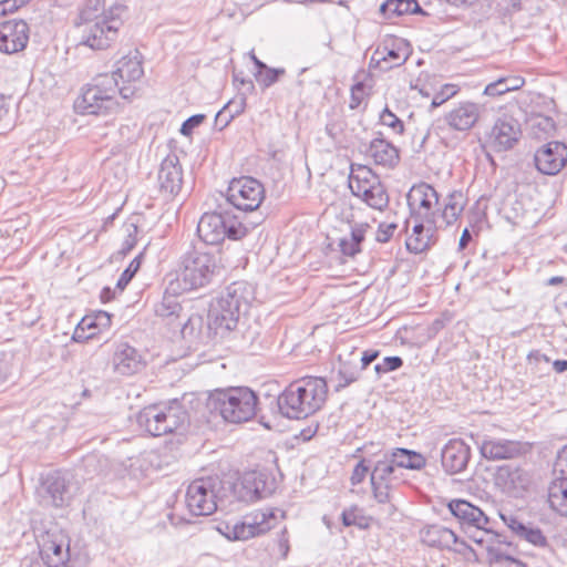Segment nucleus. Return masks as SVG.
<instances>
[{
  "instance_id": "nucleus-32",
  "label": "nucleus",
  "mask_w": 567,
  "mask_h": 567,
  "mask_svg": "<svg viewBox=\"0 0 567 567\" xmlns=\"http://www.w3.org/2000/svg\"><path fill=\"white\" fill-rule=\"evenodd\" d=\"M110 326L111 316L105 311H99L93 316H85L75 329L74 339H92L97 332L110 328Z\"/></svg>"
},
{
  "instance_id": "nucleus-39",
  "label": "nucleus",
  "mask_w": 567,
  "mask_h": 567,
  "mask_svg": "<svg viewBox=\"0 0 567 567\" xmlns=\"http://www.w3.org/2000/svg\"><path fill=\"white\" fill-rule=\"evenodd\" d=\"M472 542L477 545L485 546L491 545L494 539H497L498 543H502L498 538L499 534L494 533L493 527L491 526V522L485 526H477L468 529L464 533Z\"/></svg>"
},
{
  "instance_id": "nucleus-2",
  "label": "nucleus",
  "mask_w": 567,
  "mask_h": 567,
  "mask_svg": "<svg viewBox=\"0 0 567 567\" xmlns=\"http://www.w3.org/2000/svg\"><path fill=\"white\" fill-rule=\"evenodd\" d=\"M254 299V287L249 282H231L210 305L208 329L225 338L237 328L240 316L248 311Z\"/></svg>"
},
{
  "instance_id": "nucleus-3",
  "label": "nucleus",
  "mask_w": 567,
  "mask_h": 567,
  "mask_svg": "<svg viewBox=\"0 0 567 567\" xmlns=\"http://www.w3.org/2000/svg\"><path fill=\"white\" fill-rule=\"evenodd\" d=\"M125 11L123 4H115L101 13L97 8H83L79 14L80 21L75 23L81 34L80 44L92 50L107 49L117 39Z\"/></svg>"
},
{
  "instance_id": "nucleus-9",
  "label": "nucleus",
  "mask_w": 567,
  "mask_h": 567,
  "mask_svg": "<svg viewBox=\"0 0 567 567\" xmlns=\"http://www.w3.org/2000/svg\"><path fill=\"white\" fill-rule=\"evenodd\" d=\"M255 225H245L239 216L227 210L205 213L197 224V235L204 244L214 246L223 243L225 238L239 240L246 237Z\"/></svg>"
},
{
  "instance_id": "nucleus-52",
  "label": "nucleus",
  "mask_w": 567,
  "mask_h": 567,
  "mask_svg": "<svg viewBox=\"0 0 567 567\" xmlns=\"http://www.w3.org/2000/svg\"><path fill=\"white\" fill-rule=\"evenodd\" d=\"M205 120V115L203 114H195L189 116L186 121L183 122L181 126V134L184 136H189L193 131L199 126Z\"/></svg>"
},
{
  "instance_id": "nucleus-57",
  "label": "nucleus",
  "mask_w": 567,
  "mask_h": 567,
  "mask_svg": "<svg viewBox=\"0 0 567 567\" xmlns=\"http://www.w3.org/2000/svg\"><path fill=\"white\" fill-rule=\"evenodd\" d=\"M369 228L370 226L368 224H357L351 228L350 235L348 237L351 241H353L354 245L361 247V244L365 238V233Z\"/></svg>"
},
{
  "instance_id": "nucleus-19",
  "label": "nucleus",
  "mask_w": 567,
  "mask_h": 567,
  "mask_svg": "<svg viewBox=\"0 0 567 567\" xmlns=\"http://www.w3.org/2000/svg\"><path fill=\"white\" fill-rule=\"evenodd\" d=\"M471 460V447L461 439H451L441 450V465L450 475L462 473Z\"/></svg>"
},
{
  "instance_id": "nucleus-45",
  "label": "nucleus",
  "mask_w": 567,
  "mask_h": 567,
  "mask_svg": "<svg viewBox=\"0 0 567 567\" xmlns=\"http://www.w3.org/2000/svg\"><path fill=\"white\" fill-rule=\"evenodd\" d=\"M373 466V461L370 458H361L358 464L354 466L350 482L352 485H358L362 483L368 473H371Z\"/></svg>"
},
{
  "instance_id": "nucleus-20",
  "label": "nucleus",
  "mask_w": 567,
  "mask_h": 567,
  "mask_svg": "<svg viewBox=\"0 0 567 567\" xmlns=\"http://www.w3.org/2000/svg\"><path fill=\"white\" fill-rule=\"evenodd\" d=\"M567 147L560 142H549L543 145L534 156L536 168L545 175H556L565 166Z\"/></svg>"
},
{
  "instance_id": "nucleus-37",
  "label": "nucleus",
  "mask_w": 567,
  "mask_h": 567,
  "mask_svg": "<svg viewBox=\"0 0 567 567\" xmlns=\"http://www.w3.org/2000/svg\"><path fill=\"white\" fill-rule=\"evenodd\" d=\"M380 12L386 18L400 17L408 13L426 14L416 0H386L380 6Z\"/></svg>"
},
{
  "instance_id": "nucleus-14",
  "label": "nucleus",
  "mask_w": 567,
  "mask_h": 567,
  "mask_svg": "<svg viewBox=\"0 0 567 567\" xmlns=\"http://www.w3.org/2000/svg\"><path fill=\"white\" fill-rule=\"evenodd\" d=\"M275 518L272 512H257L247 515L243 520L227 525L226 537L230 540H247L261 535L271 528L270 519Z\"/></svg>"
},
{
  "instance_id": "nucleus-49",
  "label": "nucleus",
  "mask_w": 567,
  "mask_h": 567,
  "mask_svg": "<svg viewBox=\"0 0 567 567\" xmlns=\"http://www.w3.org/2000/svg\"><path fill=\"white\" fill-rule=\"evenodd\" d=\"M203 323V318L198 315H192L186 317L185 321H179L178 327H181V332L183 337L192 336L196 331H199Z\"/></svg>"
},
{
  "instance_id": "nucleus-30",
  "label": "nucleus",
  "mask_w": 567,
  "mask_h": 567,
  "mask_svg": "<svg viewBox=\"0 0 567 567\" xmlns=\"http://www.w3.org/2000/svg\"><path fill=\"white\" fill-rule=\"evenodd\" d=\"M409 58V49L404 40L394 39L391 43L385 42L379 47L373 55L372 61L377 63L385 62V68L391 69L393 66L402 65Z\"/></svg>"
},
{
  "instance_id": "nucleus-16",
  "label": "nucleus",
  "mask_w": 567,
  "mask_h": 567,
  "mask_svg": "<svg viewBox=\"0 0 567 567\" xmlns=\"http://www.w3.org/2000/svg\"><path fill=\"white\" fill-rule=\"evenodd\" d=\"M520 134L519 123L511 116H503L494 123L487 137V144L494 152H505L515 146Z\"/></svg>"
},
{
  "instance_id": "nucleus-24",
  "label": "nucleus",
  "mask_w": 567,
  "mask_h": 567,
  "mask_svg": "<svg viewBox=\"0 0 567 567\" xmlns=\"http://www.w3.org/2000/svg\"><path fill=\"white\" fill-rule=\"evenodd\" d=\"M413 221L412 234L406 238L405 246L410 252L421 254L434 243V234L442 227L437 220L426 221L410 218Z\"/></svg>"
},
{
  "instance_id": "nucleus-58",
  "label": "nucleus",
  "mask_w": 567,
  "mask_h": 567,
  "mask_svg": "<svg viewBox=\"0 0 567 567\" xmlns=\"http://www.w3.org/2000/svg\"><path fill=\"white\" fill-rule=\"evenodd\" d=\"M554 473H559V477H567V444L557 454Z\"/></svg>"
},
{
  "instance_id": "nucleus-50",
  "label": "nucleus",
  "mask_w": 567,
  "mask_h": 567,
  "mask_svg": "<svg viewBox=\"0 0 567 567\" xmlns=\"http://www.w3.org/2000/svg\"><path fill=\"white\" fill-rule=\"evenodd\" d=\"M247 105V99L244 94H239L228 101L225 105V112L233 116V120L244 113Z\"/></svg>"
},
{
  "instance_id": "nucleus-31",
  "label": "nucleus",
  "mask_w": 567,
  "mask_h": 567,
  "mask_svg": "<svg viewBox=\"0 0 567 567\" xmlns=\"http://www.w3.org/2000/svg\"><path fill=\"white\" fill-rule=\"evenodd\" d=\"M43 489L51 499V504L61 507L70 499V491L65 477L60 472L48 474L43 480Z\"/></svg>"
},
{
  "instance_id": "nucleus-28",
  "label": "nucleus",
  "mask_w": 567,
  "mask_h": 567,
  "mask_svg": "<svg viewBox=\"0 0 567 567\" xmlns=\"http://www.w3.org/2000/svg\"><path fill=\"white\" fill-rule=\"evenodd\" d=\"M480 450L485 458L493 461L514 458L524 453V446L520 442L504 439L484 440Z\"/></svg>"
},
{
  "instance_id": "nucleus-63",
  "label": "nucleus",
  "mask_w": 567,
  "mask_h": 567,
  "mask_svg": "<svg viewBox=\"0 0 567 567\" xmlns=\"http://www.w3.org/2000/svg\"><path fill=\"white\" fill-rule=\"evenodd\" d=\"M503 81L508 92L520 89L525 83V80L522 76H504Z\"/></svg>"
},
{
  "instance_id": "nucleus-47",
  "label": "nucleus",
  "mask_w": 567,
  "mask_h": 567,
  "mask_svg": "<svg viewBox=\"0 0 567 567\" xmlns=\"http://www.w3.org/2000/svg\"><path fill=\"white\" fill-rule=\"evenodd\" d=\"M458 89L455 84H444L439 92H436L431 102V109H436L443 103L456 95Z\"/></svg>"
},
{
  "instance_id": "nucleus-40",
  "label": "nucleus",
  "mask_w": 567,
  "mask_h": 567,
  "mask_svg": "<svg viewBox=\"0 0 567 567\" xmlns=\"http://www.w3.org/2000/svg\"><path fill=\"white\" fill-rule=\"evenodd\" d=\"M341 520L347 527L355 526L360 529H365L370 525L368 517L363 514V509L357 505L343 509Z\"/></svg>"
},
{
  "instance_id": "nucleus-53",
  "label": "nucleus",
  "mask_w": 567,
  "mask_h": 567,
  "mask_svg": "<svg viewBox=\"0 0 567 567\" xmlns=\"http://www.w3.org/2000/svg\"><path fill=\"white\" fill-rule=\"evenodd\" d=\"M396 228L398 225L395 223H381L378 227L375 239L379 243H388Z\"/></svg>"
},
{
  "instance_id": "nucleus-12",
  "label": "nucleus",
  "mask_w": 567,
  "mask_h": 567,
  "mask_svg": "<svg viewBox=\"0 0 567 567\" xmlns=\"http://www.w3.org/2000/svg\"><path fill=\"white\" fill-rule=\"evenodd\" d=\"M265 198L264 185L254 177L234 178L227 188L226 199L240 212L257 210Z\"/></svg>"
},
{
  "instance_id": "nucleus-4",
  "label": "nucleus",
  "mask_w": 567,
  "mask_h": 567,
  "mask_svg": "<svg viewBox=\"0 0 567 567\" xmlns=\"http://www.w3.org/2000/svg\"><path fill=\"white\" fill-rule=\"evenodd\" d=\"M117 93L123 99H130L134 95V89L120 86L114 75L109 73L99 74L83 90L81 96L75 101L74 107L82 114L107 113L115 107Z\"/></svg>"
},
{
  "instance_id": "nucleus-44",
  "label": "nucleus",
  "mask_w": 567,
  "mask_h": 567,
  "mask_svg": "<svg viewBox=\"0 0 567 567\" xmlns=\"http://www.w3.org/2000/svg\"><path fill=\"white\" fill-rule=\"evenodd\" d=\"M142 256L143 254H140L138 256H136L131 262L130 265L124 269V271L122 272V275L120 276L117 282H116V288L120 289L121 291L125 289V287L128 285V282L133 279V277L135 276V274L138 271L140 267H141V259H142Z\"/></svg>"
},
{
  "instance_id": "nucleus-23",
  "label": "nucleus",
  "mask_w": 567,
  "mask_h": 567,
  "mask_svg": "<svg viewBox=\"0 0 567 567\" xmlns=\"http://www.w3.org/2000/svg\"><path fill=\"white\" fill-rule=\"evenodd\" d=\"M449 509L457 519L463 533L477 526H485L489 523V518L477 506L465 499H452L449 503Z\"/></svg>"
},
{
  "instance_id": "nucleus-26",
  "label": "nucleus",
  "mask_w": 567,
  "mask_h": 567,
  "mask_svg": "<svg viewBox=\"0 0 567 567\" xmlns=\"http://www.w3.org/2000/svg\"><path fill=\"white\" fill-rule=\"evenodd\" d=\"M112 361L114 370L122 375H132L145 365L141 353L126 342L117 344Z\"/></svg>"
},
{
  "instance_id": "nucleus-42",
  "label": "nucleus",
  "mask_w": 567,
  "mask_h": 567,
  "mask_svg": "<svg viewBox=\"0 0 567 567\" xmlns=\"http://www.w3.org/2000/svg\"><path fill=\"white\" fill-rule=\"evenodd\" d=\"M519 539L526 540L529 544L536 546V547H546L547 546V538L544 536L543 532L538 527H534L530 524H527L524 528V532H522L518 536Z\"/></svg>"
},
{
  "instance_id": "nucleus-38",
  "label": "nucleus",
  "mask_w": 567,
  "mask_h": 567,
  "mask_svg": "<svg viewBox=\"0 0 567 567\" xmlns=\"http://www.w3.org/2000/svg\"><path fill=\"white\" fill-rule=\"evenodd\" d=\"M252 481L248 477L245 478L243 485L248 492L251 493V499H261L270 496L276 489V482H266V476L261 473H252Z\"/></svg>"
},
{
  "instance_id": "nucleus-48",
  "label": "nucleus",
  "mask_w": 567,
  "mask_h": 567,
  "mask_svg": "<svg viewBox=\"0 0 567 567\" xmlns=\"http://www.w3.org/2000/svg\"><path fill=\"white\" fill-rule=\"evenodd\" d=\"M338 377L339 383L336 385V391H340L341 389L357 381L359 378V372L354 369H351L347 364H342L338 371Z\"/></svg>"
},
{
  "instance_id": "nucleus-36",
  "label": "nucleus",
  "mask_w": 567,
  "mask_h": 567,
  "mask_svg": "<svg viewBox=\"0 0 567 567\" xmlns=\"http://www.w3.org/2000/svg\"><path fill=\"white\" fill-rule=\"evenodd\" d=\"M548 503L553 511L567 517V477H557L550 483Z\"/></svg>"
},
{
  "instance_id": "nucleus-21",
  "label": "nucleus",
  "mask_w": 567,
  "mask_h": 567,
  "mask_svg": "<svg viewBox=\"0 0 567 567\" xmlns=\"http://www.w3.org/2000/svg\"><path fill=\"white\" fill-rule=\"evenodd\" d=\"M422 542L431 547L454 550L464 554L468 545L460 539L450 528L442 525H430L421 532Z\"/></svg>"
},
{
  "instance_id": "nucleus-60",
  "label": "nucleus",
  "mask_w": 567,
  "mask_h": 567,
  "mask_svg": "<svg viewBox=\"0 0 567 567\" xmlns=\"http://www.w3.org/2000/svg\"><path fill=\"white\" fill-rule=\"evenodd\" d=\"M339 248L342 255L347 257H354L357 254L361 251V247L354 245L349 237H343L340 239Z\"/></svg>"
},
{
  "instance_id": "nucleus-13",
  "label": "nucleus",
  "mask_w": 567,
  "mask_h": 567,
  "mask_svg": "<svg viewBox=\"0 0 567 567\" xmlns=\"http://www.w3.org/2000/svg\"><path fill=\"white\" fill-rule=\"evenodd\" d=\"M439 199L436 189L427 183H419L411 187L406 195L410 218L433 221L439 219Z\"/></svg>"
},
{
  "instance_id": "nucleus-35",
  "label": "nucleus",
  "mask_w": 567,
  "mask_h": 567,
  "mask_svg": "<svg viewBox=\"0 0 567 567\" xmlns=\"http://www.w3.org/2000/svg\"><path fill=\"white\" fill-rule=\"evenodd\" d=\"M385 455L399 472H402L403 468L422 470L426 465V460L422 454L408 449H395Z\"/></svg>"
},
{
  "instance_id": "nucleus-41",
  "label": "nucleus",
  "mask_w": 567,
  "mask_h": 567,
  "mask_svg": "<svg viewBox=\"0 0 567 567\" xmlns=\"http://www.w3.org/2000/svg\"><path fill=\"white\" fill-rule=\"evenodd\" d=\"M286 73L284 68H269L264 69L260 73H255L256 80L259 85L267 89L279 81V78Z\"/></svg>"
},
{
  "instance_id": "nucleus-29",
  "label": "nucleus",
  "mask_w": 567,
  "mask_h": 567,
  "mask_svg": "<svg viewBox=\"0 0 567 567\" xmlns=\"http://www.w3.org/2000/svg\"><path fill=\"white\" fill-rule=\"evenodd\" d=\"M367 155L373 159L375 165L386 168H393L400 162L398 147L385 140L381 133L370 142Z\"/></svg>"
},
{
  "instance_id": "nucleus-10",
  "label": "nucleus",
  "mask_w": 567,
  "mask_h": 567,
  "mask_svg": "<svg viewBox=\"0 0 567 567\" xmlns=\"http://www.w3.org/2000/svg\"><path fill=\"white\" fill-rule=\"evenodd\" d=\"M349 188L353 196L373 209L383 210L389 205L390 197L385 186L368 166L351 165Z\"/></svg>"
},
{
  "instance_id": "nucleus-61",
  "label": "nucleus",
  "mask_w": 567,
  "mask_h": 567,
  "mask_svg": "<svg viewBox=\"0 0 567 567\" xmlns=\"http://www.w3.org/2000/svg\"><path fill=\"white\" fill-rule=\"evenodd\" d=\"M364 84L358 82L351 87L350 109H357L363 100Z\"/></svg>"
},
{
  "instance_id": "nucleus-8",
  "label": "nucleus",
  "mask_w": 567,
  "mask_h": 567,
  "mask_svg": "<svg viewBox=\"0 0 567 567\" xmlns=\"http://www.w3.org/2000/svg\"><path fill=\"white\" fill-rule=\"evenodd\" d=\"M218 269L216 255L203 247H193L185 252L177 269V281L182 290H195L208 285Z\"/></svg>"
},
{
  "instance_id": "nucleus-7",
  "label": "nucleus",
  "mask_w": 567,
  "mask_h": 567,
  "mask_svg": "<svg viewBox=\"0 0 567 567\" xmlns=\"http://www.w3.org/2000/svg\"><path fill=\"white\" fill-rule=\"evenodd\" d=\"M188 421V413L178 402L148 405L136 415L138 426L152 436L185 430Z\"/></svg>"
},
{
  "instance_id": "nucleus-51",
  "label": "nucleus",
  "mask_w": 567,
  "mask_h": 567,
  "mask_svg": "<svg viewBox=\"0 0 567 567\" xmlns=\"http://www.w3.org/2000/svg\"><path fill=\"white\" fill-rule=\"evenodd\" d=\"M501 518L504 522V524L508 527V529L515 535L519 536L522 532H524V528L527 524H525L523 520H520L517 516L508 513V514H501Z\"/></svg>"
},
{
  "instance_id": "nucleus-5",
  "label": "nucleus",
  "mask_w": 567,
  "mask_h": 567,
  "mask_svg": "<svg viewBox=\"0 0 567 567\" xmlns=\"http://www.w3.org/2000/svg\"><path fill=\"white\" fill-rule=\"evenodd\" d=\"M258 396L247 386L215 390L208 399V406L229 423H243L257 413Z\"/></svg>"
},
{
  "instance_id": "nucleus-1",
  "label": "nucleus",
  "mask_w": 567,
  "mask_h": 567,
  "mask_svg": "<svg viewBox=\"0 0 567 567\" xmlns=\"http://www.w3.org/2000/svg\"><path fill=\"white\" fill-rule=\"evenodd\" d=\"M328 398V384L321 377L307 375L291 382L277 398L282 416L307 419L322 409Z\"/></svg>"
},
{
  "instance_id": "nucleus-18",
  "label": "nucleus",
  "mask_w": 567,
  "mask_h": 567,
  "mask_svg": "<svg viewBox=\"0 0 567 567\" xmlns=\"http://www.w3.org/2000/svg\"><path fill=\"white\" fill-rule=\"evenodd\" d=\"M39 547L41 558L48 567L64 566L70 558L69 540L61 533H47Z\"/></svg>"
},
{
  "instance_id": "nucleus-56",
  "label": "nucleus",
  "mask_w": 567,
  "mask_h": 567,
  "mask_svg": "<svg viewBox=\"0 0 567 567\" xmlns=\"http://www.w3.org/2000/svg\"><path fill=\"white\" fill-rule=\"evenodd\" d=\"M489 563L492 565L501 564L503 561L516 563V559L509 555L504 554L499 548H495L492 545L486 547Z\"/></svg>"
},
{
  "instance_id": "nucleus-15",
  "label": "nucleus",
  "mask_w": 567,
  "mask_h": 567,
  "mask_svg": "<svg viewBox=\"0 0 567 567\" xmlns=\"http://www.w3.org/2000/svg\"><path fill=\"white\" fill-rule=\"evenodd\" d=\"M484 112V106L471 101H464L456 104L446 112L443 121L449 130L454 132H468L480 121Z\"/></svg>"
},
{
  "instance_id": "nucleus-25",
  "label": "nucleus",
  "mask_w": 567,
  "mask_h": 567,
  "mask_svg": "<svg viewBox=\"0 0 567 567\" xmlns=\"http://www.w3.org/2000/svg\"><path fill=\"white\" fill-rule=\"evenodd\" d=\"M109 74L116 78L120 86H131L135 91V83L144 75L142 55L135 50L133 53L123 56L117 61L116 69Z\"/></svg>"
},
{
  "instance_id": "nucleus-43",
  "label": "nucleus",
  "mask_w": 567,
  "mask_h": 567,
  "mask_svg": "<svg viewBox=\"0 0 567 567\" xmlns=\"http://www.w3.org/2000/svg\"><path fill=\"white\" fill-rule=\"evenodd\" d=\"M379 120L382 125L390 127L394 133L400 135L404 133L403 122L388 106L383 109Z\"/></svg>"
},
{
  "instance_id": "nucleus-54",
  "label": "nucleus",
  "mask_w": 567,
  "mask_h": 567,
  "mask_svg": "<svg viewBox=\"0 0 567 567\" xmlns=\"http://www.w3.org/2000/svg\"><path fill=\"white\" fill-rule=\"evenodd\" d=\"M127 235L124 239L121 248V252L123 255L128 254L136 245V235H137V226L135 224H130L126 228Z\"/></svg>"
},
{
  "instance_id": "nucleus-33",
  "label": "nucleus",
  "mask_w": 567,
  "mask_h": 567,
  "mask_svg": "<svg viewBox=\"0 0 567 567\" xmlns=\"http://www.w3.org/2000/svg\"><path fill=\"white\" fill-rule=\"evenodd\" d=\"M465 205L466 197L462 190L451 192L445 198L443 209L440 208L441 225L450 226L454 224L463 213Z\"/></svg>"
},
{
  "instance_id": "nucleus-46",
  "label": "nucleus",
  "mask_w": 567,
  "mask_h": 567,
  "mask_svg": "<svg viewBox=\"0 0 567 567\" xmlns=\"http://www.w3.org/2000/svg\"><path fill=\"white\" fill-rule=\"evenodd\" d=\"M403 365V359L399 355L385 357L382 362L374 365V371L380 378L381 375L396 371Z\"/></svg>"
},
{
  "instance_id": "nucleus-6",
  "label": "nucleus",
  "mask_w": 567,
  "mask_h": 567,
  "mask_svg": "<svg viewBox=\"0 0 567 567\" xmlns=\"http://www.w3.org/2000/svg\"><path fill=\"white\" fill-rule=\"evenodd\" d=\"M233 492V485L217 475L199 477L194 480L187 487L185 504L188 512L194 516H208L218 508Z\"/></svg>"
},
{
  "instance_id": "nucleus-22",
  "label": "nucleus",
  "mask_w": 567,
  "mask_h": 567,
  "mask_svg": "<svg viewBox=\"0 0 567 567\" xmlns=\"http://www.w3.org/2000/svg\"><path fill=\"white\" fill-rule=\"evenodd\" d=\"M157 181L163 194L178 195L183 186V169L177 155L169 154L162 161Z\"/></svg>"
},
{
  "instance_id": "nucleus-27",
  "label": "nucleus",
  "mask_w": 567,
  "mask_h": 567,
  "mask_svg": "<svg viewBox=\"0 0 567 567\" xmlns=\"http://www.w3.org/2000/svg\"><path fill=\"white\" fill-rule=\"evenodd\" d=\"M495 478L497 484L513 496L520 495L530 483L529 476L524 470L511 464L499 466Z\"/></svg>"
},
{
  "instance_id": "nucleus-34",
  "label": "nucleus",
  "mask_w": 567,
  "mask_h": 567,
  "mask_svg": "<svg viewBox=\"0 0 567 567\" xmlns=\"http://www.w3.org/2000/svg\"><path fill=\"white\" fill-rule=\"evenodd\" d=\"M154 312L168 324L184 317L179 297L176 293H169L167 290L164 292L162 300L154 306Z\"/></svg>"
},
{
  "instance_id": "nucleus-64",
  "label": "nucleus",
  "mask_w": 567,
  "mask_h": 567,
  "mask_svg": "<svg viewBox=\"0 0 567 567\" xmlns=\"http://www.w3.org/2000/svg\"><path fill=\"white\" fill-rule=\"evenodd\" d=\"M380 352L378 350H365L361 357V369H365L369 364L378 359Z\"/></svg>"
},
{
  "instance_id": "nucleus-55",
  "label": "nucleus",
  "mask_w": 567,
  "mask_h": 567,
  "mask_svg": "<svg viewBox=\"0 0 567 567\" xmlns=\"http://www.w3.org/2000/svg\"><path fill=\"white\" fill-rule=\"evenodd\" d=\"M533 128H538L544 134L548 135L555 131V122L549 116H536L533 120Z\"/></svg>"
},
{
  "instance_id": "nucleus-11",
  "label": "nucleus",
  "mask_w": 567,
  "mask_h": 567,
  "mask_svg": "<svg viewBox=\"0 0 567 567\" xmlns=\"http://www.w3.org/2000/svg\"><path fill=\"white\" fill-rule=\"evenodd\" d=\"M370 482L375 501L384 506L383 512L386 516H392L396 512V507L392 503V492L402 482V472H399L389 457L383 454L373 462Z\"/></svg>"
},
{
  "instance_id": "nucleus-62",
  "label": "nucleus",
  "mask_w": 567,
  "mask_h": 567,
  "mask_svg": "<svg viewBox=\"0 0 567 567\" xmlns=\"http://www.w3.org/2000/svg\"><path fill=\"white\" fill-rule=\"evenodd\" d=\"M231 121L233 116L225 112L223 107L215 116V126L218 127L219 131H223Z\"/></svg>"
},
{
  "instance_id": "nucleus-59",
  "label": "nucleus",
  "mask_w": 567,
  "mask_h": 567,
  "mask_svg": "<svg viewBox=\"0 0 567 567\" xmlns=\"http://www.w3.org/2000/svg\"><path fill=\"white\" fill-rule=\"evenodd\" d=\"M507 92L508 91L503 81V78H499L496 81L487 84L484 90V94L488 96H501Z\"/></svg>"
},
{
  "instance_id": "nucleus-17",
  "label": "nucleus",
  "mask_w": 567,
  "mask_h": 567,
  "mask_svg": "<svg viewBox=\"0 0 567 567\" xmlns=\"http://www.w3.org/2000/svg\"><path fill=\"white\" fill-rule=\"evenodd\" d=\"M29 41V25L23 20H8L0 23V51L13 54L25 49Z\"/></svg>"
}]
</instances>
